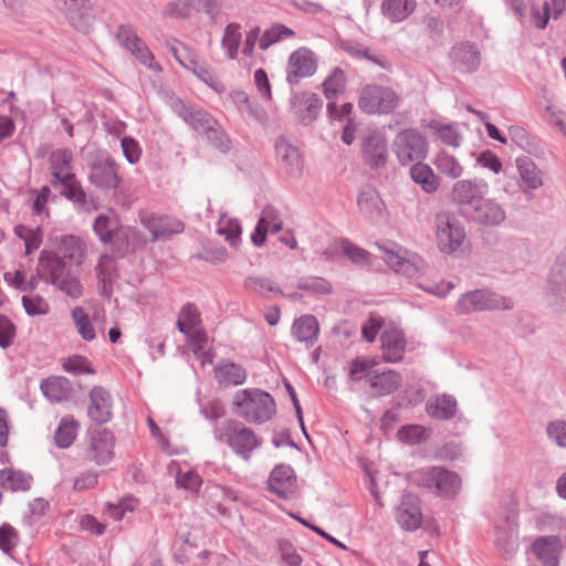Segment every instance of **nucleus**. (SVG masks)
I'll use <instances>...</instances> for the list:
<instances>
[{
  "label": "nucleus",
  "mask_w": 566,
  "mask_h": 566,
  "mask_svg": "<svg viewBox=\"0 0 566 566\" xmlns=\"http://www.w3.org/2000/svg\"><path fill=\"white\" fill-rule=\"evenodd\" d=\"M78 422L72 417L62 418L56 431L55 442L60 448H69L77 436Z\"/></svg>",
  "instance_id": "nucleus-43"
},
{
  "label": "nucleus",
  "mask_w": 566,
  "mask_h": 566,
  "mask_svg": "<svg viewBox=\"0 0 566 566\" xmlns=\"http://www.w3.org/2000/svg\"><path fill=\"white\" fill-rule=\"evenodd\" d=\"M402 378L399 373L387 369L382 373H374L368 378V385L371 394L376 397L390 395L401 386Z\"/></svg>",
  "instance_id": "nucleus-27"
},
{
  "label": "nucleus",
  "mask_w": 566,
  "mask_h": 566,
  "mask_svg": "<svg viewBox=\"0 0 566 566\" xmlns=\"http://www.w3.org/2000/svg\"><path fill=\"white\" fill-rule=\"evenodd\" d=\"M14 233L24 242L25 254L29 255L38 250L42 242V235L39 228L32 229L23 224L14 227Z\"/></svg>",
  "instance_id": "nucleus-50"
},
{
  "label": "nucleus",
  "mask_w": 566,
  "mask_h": 566,
  "mask_svg": "<svg viewBox=\"0 0 566 566\" xmlns=\"http://www.w3.org/2000/svg\"><path fill=\"white\" fill-rule=\"evenodd\" d=\"M23 308L30 316L46 315L51 307L49 302L40 294L30 293L21 298Z\"/></svg>",
  "instance_id": "nucleus-51"
},
{
  "label": "nucleus",
  "mask_w": 566,
  "mask_h": 566,
  "mask_svg": "<svg viewBox=\"0 0 566 566\" xmlns=\"http://www.w3.org/2000/svg\"><path fill=\"white\" fill-rule=\"evenodd\" d=\"M547 434L559 447L566 448V422L562 420L553 421L547 426Z\"/></svg>",
  "instance_id": "nucleus-64"
},
{
  "label": "nucleus",
  "mask_w": 566,
  "mask_h": 566,
  "mask_svg": "<svg viewBox=\"0 0 566 566\" xmlns=\"http://www.w3.org/2000/svg\"><path fill=\"white\" fill-rule=\"evenodd\" d=\"M399 97L388 86L367 85L361 90L358 106L367 114H388L398 107Z\"/></svg>",
  "instance_id": "nucleus-5"
},
{
  "label": "nucleus",
  "mask_w": 566,
  "mask_h": 566,
  "mask_svg": "<svg viewBox=\"0 0 566 566\" xmlns=\"http://www.w3.org/2000/svg\"><path fill=\"white\" fill-rule=\"evenodd\" d=\"M392 150L401 165H410L427 158L429 145L421 133L407 128L396 135Z\"/></svg>",
  "instance_id": "nucleus-2"
},
{
  "label": "nucleus",
  "mask_w": 566,
  "mask_h": 566,
  "mask_svg": "<svg viewBox=\"0 0 566 566\" xmlns=\"http://www.w3.org/2000/svg\"><path fill=\"white\" fill-rule=\"evenodd\" d=\"M90 453L97 464H106L113 458L114 438L111 431L104 428H94L90 431Z\"/></svg>",
  "instance_id": "nucleus-17"
},
{
  "label": "nucleus",
  "mask_w": 566,
  "mask_h": 566,
  "mask_svg": "<svg viewBox=\"0 0 566 566\" xmlns=\"http://www.w3.org/2000/svg\"><path fill=\"white\" fill-rule=\"evenodd\" d=\"M346 87V78L340 69H334L323 83L324 95L327 99H334L343 94Z\"/></svg>",
  "instance_id": "nucleus-47"
},
{
  "label": "nucleus",
  "mask_w": 566,
  "mask_h": 566,
  "mask_svg": "<svg viewBox=\"0 0 566 566\" xmlns=\"http://www.w3.org/2000/svg\"><path fill=\"white\" fill-rule=\"evenodd\" d=\"M416 6V0H384L381 12L391 22H400L415 11Z\"/></svg>",
  "instance_id": "nucleus-36"
},
{
  "label": "nucleus",
  "mask_w": 566,
  "mask_h": 566,
  "mask_svg": "<svg viewBox=\"0 0 566 566\" xmlns=\"http://www.w3.org/2000/svg\"><path fill=\"white\" fill-rule=\"evenodd\" d=\"M57 187H62V196L74 202L83 203L86 199V195L80 182L76 180L75 175L70 176V180H59Z\"/></svg>",
  "instance_id": "nucleus-55"
},
{
  "label": "nucleus",
  "mask_w": 566,
  "mask_h": 566,
  "mask_svg": "<svg viewBox=\"0 0 566 566\" xmlns=\"http://www.w3.org/2000/svg\"><path fill=\"white\" fill-rule=\"evenodd\" d=\"M88 416L98 423L107 422L112 417L111 395L102 387H94L90 392Z\"/></svg>",
  "instance_id": "nucleus-25"
},
{
  "label": "nucleus",
  "mask_w": 566,
  "mask_h": 566,
  "mask_svg": "<svg viewBox=\"0 0 566 566\" xmlns=\"http://www.w3.org/2000/svg\"><path fill=\"white\" fill-rule=\"evenodd\" d=\"M436 239L438 249L450 254L462 245L465 232L451 213L441 212L436 218Z\"/></svg>",
  "instance_id": "nucleus-8"
},
{
  "label": "nucleus",
  "mask_w": 566,
  "mask_h": 566,
  "mask_svg": "<svg viewBox=\"0 0 566 566\" xmlns=\"http://www.w3.org/2000/svg\"><path fill=\"white\" fill-rule=\"evenodd\" d=\"M200 324L201 318L197 307L192 304L184 305L177 319L178 329L181 333L187 334L188 332L200 327Z\"/></svg>",
  "instance_id": "nucleus-45"
},
{
  "label": "nucleus",
  "mask_w": 566,
  "mask_h": 566,
  "mask_svg": "<svg viewBox=\"0 0 566 566\" xmlns=\"http://www.w3.org/2000/svg\"><path fill=\"white\" fill-rule=\"evenodd\" d=\"M433 164L438 171L450 179H458L462 176L464 168L460 160L446 150L437 153Z\"/></svg>",
  "instance_id": "nucleus-37"
},
{
  "label": "nucleus",
  "mask_w": 566,
  "mask_h": 566,
  "mask_svg": "<svg viewBox=\"0 0 566 566\" xmlns=\"http://www.w3.org/2000/svg\"><path fill=\"white\" fill-rule=\"evenodd\" d=\"M380 348L386 363L400 361L406 350L402 332L394 325H387L380 335Z\"/></svg>",
  "instance_id": "nucleus-16"
},
{
  "label": "nucleus",
  "mask_w": 566,
  "mask_h": 566,
  "mask_svg": "<svg viewBox=\"0 0 566 566\" xmlns=\"http://www.w3.org/2000/svg\"><path fill=\"white\" fill-rule=\"evenodd\" d=\"M340 255L357 264H367L370 260V254L366 250L345 239L335 240L322 252V256L327 261L336 260Z\"/></svg>",
  "instance_id": "nucleus-18"
},
{
  "label": "nucleus",
  "mask_w": 566,
  "mask_h": 566,
  "mask_svg": "<svg viewBox=\"0 0 566 566\" xmlns=\"http://www.w3.org/2000/svg\"><path fill=\"white\" fill-rule=\"evenodd\" d=\"M412 478L417 484L434 489L440 495L447 497L454 496L461 488L460 478L441 467L415 471Z\"/></svg>",
  "instance_id": "nucleus-4"
},
{
  "label": "nucleus",
  "mask_w": 566,
  "mask_h": 566,
  "mask_svg": "<svg viewBox=\"0 0 566 566\" xmlns=\"http://www.w3.org/2000/svg\"><path fill=\"white\" fill-rule=\"evenodd\" d=\"M316 54L308 48L302 46L291 53L286 65V80L291 84L312 76L317 70Z\"/></svg>",
  "instance_id": "nucleus-11"
},
{
  "label": "nucleus",
  "mask_w": 566,
  "mask_h": 566,
  "mask_svg": "<svg viewBox=\"0 0 566 566\" xmlns=\"http://www.w3.org/2000/svg\"><path fill=\"white\" fill-rule=\"evenodd\" d=\"M516 165L524 192L530 193L543 185L541 171L530 158H517Z\"/></svg>",
  "instance_id": "nucleus-31"
},
{
  "label": "nucleus",
  "mask_w": 566,
  "mask_h": 566,
  "mask_svg": "<svg viewBox=\"0 0 566 566\" xmlns=\"http://www.w3.org/2000/svg\"><path fill=\"white\" fill-rule=\"evenodd\" d=\"M269 486L280 497L287 499L296 491V476L290 465H276L271 472Z\"/></svg>",
  "instance_id": "nucleus-20"
},
{
  "label": "nucleus",
  "mask_w": 566,
  "mask_h": 566,
  "mask_svg": "<svg viewBox=\"0 0 566 566\" xmlns=\"http://www.w3.org/2000/svg\"><path fill=\"white\" fill-rule=\"evenodd\" d=\"M424 127L433 137L448 146L459 147L461 144L462 135L455 123L444 118H433L428 120Z\"/></svg>",
  "instance_id": "nucleus-24"
},
{
  "label": "nucleus",
  "mask_w": 566,
  "mask_h": 566,
  "mask_svg": "<svg viewBox=\"0 0 566 566\" xmlns=\"http://www.w3.org/2000/svg\"><path fill=\"white\" fill-rule=\"evenodd\" d=\"M511 301L488 291H474L461 296L457 304L460 314L484 310H501L511 307Z\"/></svg>",
  "instance_id": "nucleus-10"
},
{
  "label": "nucleus",
  "mask_w": 566,
  "mask_h": 566,
  "mask_svg": "<svg viewBox=\"0 0 566 566\" xmlns=\"http://www.w3.org/2000/svg\"><path fill=\"white\" fill-rule=\"evenodd\" d=\"M59 256L70 265H81L86 256V245L76 235H61L55 239Z\"/></svg>",
  "instance_id": "nucleus-19"
},
{
  "label": "nucleus",
  "mask_w": 566,
  "mask_h": 566,
  "mask_svg": "<svg viewBox=\"0 0 566 566\" xmlns=\"http://www.w3.org/2000/svg\"><path fill=\"white\" fill-rule=\"evenodd\" d=\"M63 368L65 371L77 375V374H94L95 370L91 361L82 355H73L63 361Z\"/></svg>",
  "instance_id": "nucleus-57"
},
{
  "label": "nucleus",
  "mask_w": 566,
  "mask_h": 566,
  "mask_svg": "<svg viewBox=\"0 0 566 566\" xmlns=\"http://www.w3.org/2000/svg\"><path fill=\"white\" fill-rule=\"evenodd\" d=\"M429 437L427 428L420 424L403 426L398 431V438L400 441L409 444H417Z\"/></svg>",
  "instance_id": "nucleus-54"
},
{
  "label": "nucleus",
  "mask_w": 566,
  "mask_h": 566,
  "mask_svg": "<svg viewBox=\"0 0 566 566\" xmlns=\"http://www.w3.org/2000/svg\"><path fill=\"white\" fill-rule=\"evenodd\" d=\"M241 41V25L239 23H229L221 39V48L229 60H235L238 57Z\"/></svg>",
  "instance_id": "nucleus-40"
},
{
  "label": "nucleus",
  "mask_w": 566,
  "mask_h": 566,
  "mask_svg": "<svg viewBox=\"0 0 566 566\" xmlns=\"http://www.w3.org/2000/svg\"><path fill=\"white\" fill-rule=\"evenodd\" d=\"M358 207L366 217L374 218L384 210V202L377 191L368 189L359 193Z\"/></svg>",
  "instance_id": "nucleus-42"
},
{
  "label": "nucleus",
  "mask_w": 566,
  "mask_h": 566,
  "mask_svg": "<svg viewBox=\"0 0 566 566\" xmlns=\"http://www.w3.org/2000/svg\"><path fill=\"white\" fill-rule=\"evenodd\" d=\"M275 156L282 169L287 175H300L303 169V158L296 147L281 138L275 144Z\"/></svg>",
  "instance_id": "nucleus-22"
},
{
  "label": "nucleus",
  "mask_w": 566,
  "mask_h": 566,
  "mask_svg": "<svg viewBox=\"0 0 566 566\" xmlns=\"http://www.w3.org/2000/svg\"><path fill=\"white\" fill-rule=\"evenodd\" d=\"M410 177L426 193H434L440 187L439 176L436 175L433 169L428 164H424L423 160L415 163L411 166Z\"/></svg>",
  "instance_id": "nucleus-29"
},
{
  "label": "nucleus",
  "mask_w": 566,
  "mask_h": 566,
  "mask_svg": "<svg viewBox=\"0 0 566 566\" xmlns=\"http://www.w3.org/2000/svg\"><path fill=\"white\" fill-rule=\"evenodd\" d=\"M562 549L560 538L557 536H541L532 545V552L544 566H558Z\"/></svg>",
  "instance_id": "nucleus-23"
},
{
  "label": "nucleus",
  "mask_w": 566,
  "mask_h": 566,
  "mask_svg": "<svg viewBox=\"0 0 566 566\" xmlns=\"http://www.w3.org/2000/svg\"><path fill=\"white\" fill-rule=\"evenodd\" d=\"M139 221L150 232L151 241L181 233L185 229L184 223L177 219L148 211L139 213Z\"/></svg>",
  "instance_id": "nucleus-14"
},
{
  "label": "nucleus",
  "mask_w": 566,
  "mask_h": 566,
  "mask_svg": "<svg viewBox=\"0 0 566 566\" xmlns=\"http://www.w3.org/2000/svg\"><path fill=\"white\" fill-rule=\"evenodd\" d=\"M374 358L357 357L348 365V376L353 381H359L364 378H369L374 373L371 369L377 365Z\"/></svg>",
  "instance_id": "nucleus-49"
},
{
  "label": "nucleus",
  "mask_w": 566,
  "mask_h": 566,
  "mask_svg": "<svg viewBox=\"0 0 566 566\" xmlns=\"http://www.w3.org/2000/svg\"><path fill=\"white\" fill-rule=\"evenodd\" d=\"M292 331L298 340H312L318 333V323L314 316L305 315L294 322Z\"/></svg>",
  "instance_id": "nucleus-44"
},
{
  "label": "nucleus",
  "mask_w": 566,
  "mask_h": 566,
  "mask_svg": "<svg viewBox=\"0 0 566 566\" xmlns=\"http://www.w3.org/2000/svg\"><path fill=\"white\" fill-rule=\"evenodd\" d=\"M132 53L136 56V59L140 63L146 65L149 70L155 71V72H161L163 71V69L159 65V63H157L155 61L154 54L150 52V50L144 43H142L138 46H136L132 51Z\"/></svg>",
  "instance_id": "nucleus-61"
},
{
  "label": "nucleus",
  "mask_w": 566,
  "mask_h": 566,
  "mask_svg": "<svg viewBox=\"0 0 566 566\" xmlns=\"http://www.w3.org/2000/svg\"><path fill=\"white\" fill-rule=\"evenodd\" d=\"M473 218L480 223L495 226L504 221L505 211L497 202L484 197L473 208Z\"/></svg>",
  "instance_id": "nucleus-30"
},
{
  "label": "nucleus",
  "mask_w": 566,
  "mask_h": 566,
  "mask_svg": "<svg viewBox=\"0 0 566 566\" xmlns=\"http://www.w3.org/2000/svg\"><path fill=\"white\" fill-rule=\"evenodd\" d=\"M234 412L249 422H264L275 413V402L265 391L244 389L233 397Z\"/></svg>",
  "instance_id": "nucleus-1"
},
{
  "label": "nucleus",
  "mask_w": 566,
  "mask_h": 566,
  "mask_svg": "<svg viewBox=\"0 0 566 566\" xmlns=\"http://www.w3.org/2000/svg\"><path fill=\"white\" fill-rule=\"evenodd\" d=\"M219 440L226 442L243 460H249L252 452L261 444L252 429L233 420L223 424Z\"/></svg>",
  "instance_id": "nucleus-3"
},
{
  "label": "nucleus",
  "mask_w": 566,
  "mask_h": 566,
  "mask_svg": "<svg viewBox=\"0 0 566 566\" xmlns=\"http://www.w3.org/2000/svg\"><path fill=\"white\" fill-rule=\"evenodd\" d=\"M61 292L72 298H78L83 294V286L80 280L66 272L55 284Z\"/></svg>",
  "instance_id": "nucleus-56"
},
{
  "label": "nucleus",
  "mask_w": 566,
  "mask_h": 566,
  "mask_svg": "<svg viewBox=\"0 0 566 566\" xmlns=\"http://www.w3.org/2000/svg\"><path fill=\"white\" fill-rule=\"evenodd\" d=\"M54 2L76 27H81L91 10L85 0H54Z\"/></svg>",
  "instance_id": "nucleus-41"
},
{
  "label": "nucleus",
  "mask_w": 566,
  "mask_h": 566,
  "mask_svg": "<svg viewBox=\"0 0 566 566\" xmlns=\"http://www.w3.org/2000/svg\"><path fill=\"white\" fill-rule=\"evenodd\" d=\"M363 155L365 161L373 168L384 166L387 161V143L382 134L375 132L363 142Z\"/></svg>",
  "instance_id": "nucleus-21"
},
{
  "label": "nucleus",
  "mask_w": 566,
  "mask_h": 566,
  "mask_svg": "<svg viewBox=\"0 0 566 566\" xmlns=\"http://www.w3.org/2000/svg\"><path fill=\"white\" fill-rule=\"evenodd\" d=\"M93 229L103 243H111L120 234L127 244L145 243V240L139 237L135 228L119 226V219L115 212H113V216L98 214L94 221Z\"/></svg>",
  "instance_id": "nucleus-9"
},
{
  "label": "nucleus",
  "mask_w": 566,
  "mask_h": 566,
  "mask_svg": "<svg viewBox=\"0 0 566 566\" xmlns=\"http://www.w3.org/2000/svg\"><path fill=\"white\" fill-rule=\"evenodd\" d=\"M195 75L213 91L218 93L224 91V85L218 78L214 70L206 61L201 64Z\"/></svg>",
  "instance_id": "nucleus-58"
},
{
  "label": "nucleus",
  "mask_w": 566,
  "mask_h": 566,
  "mask_svg": "<svg viewBox=\"0 0 566 566\" xmlns=\"http://www.w3.org/2000/svg\"><path fill=\"white\" fill-rule=\"evenodd\" d=\"M118 170V164L111 156L103 155L92 163L88 179L99 189H116L122 184Z\"/></svg>",
  "instance_id": "nucleus-12"
},
{
  "label": "nucleus",
  "mask_w": 566,
  "mask_h": 566,
  "mask_svg": "<svg viewBox=\"0 0 566 566\" xmlns=\"http://www.w3.org/2000/svg\"><path fill=\"white\" fill-rule=\"evenodd\" d=\"M41 389L50 400L60 401L67 392L66 380L60 377L48 378L42 381Z\"/></svg>",
  "instance_id": "nucleus-53"
},
{
  "label": "nucleus",
  "mask_w": 566,
  "mask_h": 566,
  "mask_svg": "<svg viewBox=\"0 0 566 566\" xmlns=\"http://www.w3.org/2000/svg\"><path fill=\"white\" fill-rule=\"evenodd\" d=\"M426 411L431 418L448 420L455 415L457 401L448 395L436 396L427 401Z\"/></svg>",
  "instance_id": "nucleus-34"
},
{
  "label": "nucleus",
  "mask_w": 566,
  "mask_h": 566,
  "mask_svg": "<svg viewBox=\"0 0 566 566\" xmlns=\"http://www.w3.org/2000/svg\"><path fill=\"white\" fill-rule=\"evenodd\" d=\"M65 264L59 255L43 251L39 259V271L53 285L66 273Z\"/></svg>",
  "instance_id": "nucleus-33"
},
{
  "label": "nucleus",
  "mask_w": 566,
  "mask_h": 566,
  "mask_svg": "<svg viewBox=\"0 0 566 566\" xmlns=\"http://www.w3.org/2000/svg\"><path fill=\"white\" fill-rule=\"evenodd\" d=\"M71 318L78 336L87 343L96 339V331L87 312L82 306H75L71 311Z\"/></svg>",
  "instance_id": "nucleus-38"
},
{
  "label": "nucleus",
  "mask_w": 566,
  "mask_h": 566,
  "mask_svg": "<svg viewBox=\"0 0 566 566\" xmlns=\"http://www.w3.org/2000/svg\"><path fill=\"white\" fill-rule=\"evenodd\" d=\"M120 147L124 157L129 164L134 165L140 160L143 150L139 143L136 139H134L133 137H124L120 140Z\"/></svg>",
  "instance_id": "nucleus-59"
},
{
  "label": "nucleus",
  "mask_w": 566,
  "mask_h": 566,
  "mask_svg": "<svg viewBox=\"0 0 566 566\" xmlns=\"http://www.w3.org/2000/svg\"><path fill=\"white\" fill-rule=\"evenodd\" d=\"M32 484V476L24 471L14 468L0 470V486L2 489L19 492L28 491Z\"/></svg>",
  "instance_id": "nucleus-35"
},
{
  "label": "nucleus",
  "mask_w": 566,
  "mask_h": 566,
  "mask_svg": "<svg viewBox=\"0 0 566 566\" xmlns=\"http://www.w3.org/2000/svg\"><path fill=\"white\" fill-rule=\"evenodd\" d=\"M261 29L255 25L251 28L247 33L243 42L242 54L244 56H252L256 41L259 40V48L262 51L268 50L271 45L279 43L283 40L291 39L295 35V32L282 24L275 23L268 28L262 35H260Z\"/></svg>",
  "instance_id": "nucleus-7"
},
{
  "label": "nucleus",
  "mask_w": 566,
  "mask_h": 566,
  "mask_svg": "<svg viewBox=\"0 0 566 566\" xmlns=\"http://www.w3.org/2000/svg\"><path fill=\"white\" fill-rule=\"evenodd\" d=\"M168 46L170 53L182 67H185L189 63V61L197 55V53L193 50L178 41L168 43Z\"/></svg>",
  "instance_id": "nucleus-60"
},
{
  "label": "nucleus",
  "mask_w": 566,
  "mask_h": 566,
  "mask_svg": "<svg viewBox=\"0 0 566 566\" xmlns=\"http://www.w3.org/2000/svg\"><path fill=\"white\" fill-rule=\"evenodd\" d=\"M395 518L398 525L405 531H416L422 524V512L418 496L406 493L395 509Z\"/></svg>",
  "instance_id": "nucleus-15"
},
{
  "label": "nucleus",
  "mask_w": 566,
  "mask_h": 566,
  "mask_svg": "<svg viewBox=\"0 0 566 566\" xmlns=\"http://www.w3.org/2000/svg\"><path fill=\"white\" fill-rule=\"evenodd\" d=\"M169 471L176 475V484L188 492L197 494L202 485L201 476L192 470L182 472L180 464L172 461L169 467Z\"/></svg>",
  "instance_id": "nucleus-39"
},
{
  "label": "nucleus",
  "mask_w": 566,
  "mask_h": 566,
  "mask_svg": "<svg viewBox=\"0 0 566 566\" xmlns=\"http://www.w3.org/2000/svg\"><path fill=\"white\" fill-rule=\"evenodd\" d=\"M489 192V185L484 180L461 179L451 189L450 199L460 206L475 207Z\"/></svg>",
  "instance_id": "nucleus-13"
},
{
  "label": "nucleus",
  "mask_w": 566,
  "mask_h": 566,
  "mask_svg": "<svg viewBox=\"0 0 566 566\" xmlns=\"http://www.w3.org/2000/svg\"><path fill=\"white\" fill-rule=\"evenodd\" d=\"M282 229V219L277 210L266 207L262 210L259 222L251 235L252 242L260 247L265 242L268 232H279Z\"/></svg>",
  "instance_id": "nucleus-26"
},
{
  "label": "nucleus",
  "mask_w": 566,
  "mask_h": 566,
  "mask_svg": "<svg viewBox=\"0 0 566 566\" xmlns=\"http://www.w3.org/2000/svg\"><path fill=\"white\" fill-rule=\"evenodd\" d=\"M382 252L384 261L390 266L396 273H400L410 279H416L424 270L423 260L408 250L391 245H378Z\"/></svg>",
  "instance_id": "nucleus-6"
},
{
  "label": "nucleus",
  "mask_w": 566,
  "mask_h": 566,
  "mask_svg": "<svg viewBox=\"0 0 566 566\" xmlns=\"http://www.w3.org/2000/svg\"><path fill=\"white\" fill-rule=\"evenodd\" d=\"M454 59L464 71H473L480 63V55L476 48L472 44H461L453 51Z\"/></svg>",
  "instance_id": "nucleus-46"
},
{
  "label": "nucleus",
  "mask_w": 566,
  "mask_h": 566,
  "mask_svg": "<svg viewBox=\"0 0 566 566\" xmlns=\"http://www.w3.org/2000/svg\"><path fill=\"white\" fill-rule=\"evenodd\" d=\"M217 232L231 245H237L240 241L241 227L237 219L222 214L218 221Z\"/></svg>",
  "instance_id": "nucleus-48"
},
{
  "label": "nucleus",
  "mask_w": 566,
  "mask_h": 566,
  "mask_svg": "<svg viewBox=\"0 0 566 566\" xmlns=\"http://www.w3.org/2000/svg\"><path fill=\"white\" fill-rule=\"evenodd\" d=\"M214 378L221 386H238L245 381L247 371L241 365L223 361L214 368Z\"/></svg>",
  "instance_id": "nucleus-32"
},
{
  "label": "nucleus",
  "mask_w": 566,
  "mask_h": 566,
  "mask_svg": "<svg viewBox=\"0 0 566 566\" xmlns=\"http://www.w3.org/2000/svg\"><path fill=\"white\" fill-rule=\"evenodd\" d=\"M279 549L281 558L286 566H300L302 564V557L290 542L281 541L279 543Z\"/></svg>",
  "instance_id": "nucleus-63"
},
{
  "label": "nucleus",
  "mask_w": 566,
  "mask_h": 566,
  "mask_svg": "<svg viewBox=\"0 0 566 566\" xmlns=\"http://www.w3.org/2000/svg\"><path fill=\"white\" fill-rule=\"evenodd\" d=\"M72 153L67 149H56L50 155L51 185L57 188L59 180H70L72 171Z\"/></svg>",
  "instance_id": "nucleus-28"
},
{
  "label": "nucleus",
  "mask_w": 566,
  "mask_h": 566,
  "mask_svg": "<svg viewBox=\"0 0 566 566\" xmlns=\"http://www.w3.org/2000/svg\"><path fill=\"white\" fill-rule=\"evenodd\" d=\"M15 325L4 315L0 314V346L2 348L9 347L15 337Z\"/></svg>",
  "instance_id": "nucleus-62"
},
{
  "label": "nucleus",
  "mask_w": 566,
  "mask_h": 566,
  "mask_svg": "<svg viewBox=\"0 0 566 566\" xmlns=\"http://www.w3.org/2000/svg\"><path fill=\"white\" fill-rule=\"evenodd\" d=\"M3 277L9 285L20 291L32 292L38 285V279L35 276H31L28 280L23 270L8 271L4 273Z\"/></svg>",
  "instance_id": "nucleus-52"
}]
</instances>
